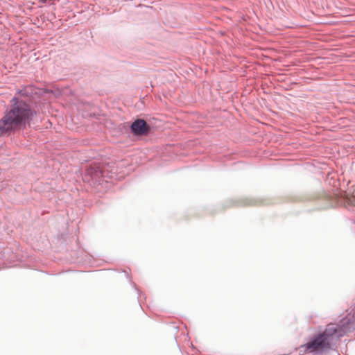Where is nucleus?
<instances>
[{
  "instance_id": "obj_1",
  "label": "nucleus",
  "mask_w": 355,
  "mask_h": 355,
  "mask_svg": "<svg viewBox=\"0 0 355 355\" xmlns=\"http://www.w3.org/2000/svg\"><path fill=\"white\" fill-rule=\"evenodd\" d=\"M338 323H329L324 331L306 344V350L309 352L322 354L334 349L341 337L355 329V308Z\"/></svg>"
},
{
  "instance_id": "obj_2",
  "label": "nucleus",
  "mask_w": 355,
  "mask_h": 355,
  "mask_svg": "<svg viewBox=\"0 0 355 355\" xmlns=\"http://www.w3.org/2000/svg\"><path fill=\"white\" fill-rule=\"evenodd\" d=\"M36 112L31 105L19 97H13L10 108L0 120V133L15 131L31 125Z\"/></svg>"
},
{
  "instance_id": "obj_3",
  "label": "nucleus",
  "mask_w": 355,
  "mask_h": 355,
  "mask_svg": "<svg viewBox=\"0 0 355 355\" xmlns=\"http://www.w3.org/2000/svg\"><path fill=\"white\" fill-rule=\"evenodd\" d=\"M130 128L132 132L137 136L145 135L149 132L150 130L149 126L143 119L135 120L132 123Z\"/></svg>"
}]
</instances>
